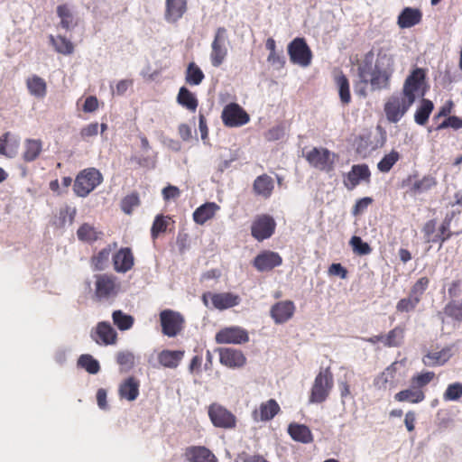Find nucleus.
Wrapping results in <instances>:
<instances>
[{
  "instance_id": "f257e3e1",
  "label": "nucleus",
  "mask_w": 462,
  "mask_h": 462,
  "mask_svg": "<svg viewBox=\"0 0 462 462\" xmlns=\"http://www.w3.org/2000/svg\"><path fill=\"white\" fill-rule=\"evenodd\" d=\"M414 101L402 92L390 96L384 103L383 111L390 123H398L408 112Z\"/></svg>"
},
{
  "instance_id": "f03ea898",
  "label": "nucleus",
  "mask_w": 462,
  "mask_h": 462,
  "mask_svg": "<svg viewBox=\"0 0 462 462\" xmlns=\"http://www.w3.org/2000/svg\"><path fill=\"white\" fill-rule=\"evenodd\" d=\"M333 386L334 378L330 369L325 368L320 370L315 377L314 383L312 384L309 399L310 402L321 403L325 402L328 399Z\"/></svg>"
},
{
  "instance_id": "7ed1b4c3",
  "label": "nucleus",
  "mask_w": 462,
  "mask_h": 462,
  "mask_svg": "<svg viewBox=\"0 0 462 462\" xmlns=\"http://www.w3.org/2000/svg\"><path fill=\"white\" fill-rule=\"evenodd\" d=\"M102 181L103 176L98 170L88 168L77 175L73 189L79 197H87Z\"/></svg>"
},
{
  "instance_id": "20e7f679",
  "label": "nucleus",
  "mask_w": 462,
  "mask_h": 462,
  "mask_svg": "<svg viewBox=\"0 0 462 462\" xmlns=\"http://www.w3.org/2000/svg\"><path fill=\"white\" fill-rule=\"evenodd\" d=\"M426 92V70L421 68H416L406 78L402 93L415 102L417 97H423Z\"/></svg>"
},
{
  "instance_id": "39448f33",
  "label": "nucleus",
  "mask_w": 462,
  "mask_h": 462,
  "mask_svg": "<svg viewBox=\"0 0 462 462\" xmlns=\"http://www.w3.org/2000/svg\"><path fill=\"white\" fill-rule=\"evenodd\" d=\"M309 164L325 172H331L335 169V162L337 155L324 147H313L310 151L304 154Z\"/></svg>"
},
{
  "instance_id": "423d86ee",
  "label": "nucleus",
  "mask_w": 462,
  "mask_h": 462,
  "mask_svg": "<svg viewBox=\"0 0 462 462\" xmlns=\"http://www.w3.org/2000/svg\"><path fill=\"white\" fill-rule=\"evenodd\" d=\"M95 295L99 300L115 298L120 290V284L112 274H97L95 276Z\"/></svg>"
},
{
  "instance_id": "0eeeda50",
  "label": "nucleus",
  "mask_w": 462,
  "mask_h": 462,
  "mask_svg": "<svg viewBox=\"0 0 462 462\" xmlns=\"http://www.w3.org/2000/svg\"><path fill=\"white\" fill-rule=\"evenodd\" d=\"M160 323L163 335L174 337L183 330L185 319L178 311L164 310L160 313Z\"/></svg>"
},
{
  "instance_id": "6e6552de",
  "label": "nucleus",
  "mask_w": 462,
  "mask_h": 462,
  "mask_svg": "<svg viewBox=\"0 0 462 462\" xmlns=\"http://www.w3.org/2000/svg\"><path fill=\"white\" fill-rule=\"evenodd\" d=\"M227 42V30L225 27H218L211 43L210 61L213 67H219L226 59L228 53Z\"/></svg>"
},
{
  "instance_id": "1a4fd4ad",
  "label": "nucleus",
  "mask_w": 462,
  "mask_h": 462,
  "mask_svg": "<svg viewBox=\"0 0 462 462\" xmlns=\"http://www.w3.org/2000/svg\"><path fill=\"white\" fill-rule=\"evenodd\" d=\"M288 54L293 64L308 67L311 63L312 51L304 38L297 37L288 45Z\"/></svg>"
},
{
  "instance_id": "9d476101",
  "label": "nucleus",
  "mask_w": 462,
  "mask_h": 462,
  "mask_svg": "<svg viewBox=\"0 0 462 462\" xmlns=\"http://www.w3.org/2000/svg\"><path fill=\"white\" fill-rule=\"evenodd\" d=\"M208 413L212 424L217 428L231 430L236 426V416L220 404L209 405Z\"/></svg>"
},
{
  "instance_id": "9b49d317",
  "label": "nucleus",
  "mask_w": 462,
  "mask_h": 462,
  "mask_svg": "<svg viewBox=\"0 0 462 462\" xmlns=\"http://www.w3.org/2000/svg\"><path fill=\"white\" fill-rule=\"evenodd\" d=\"M403 185L409 189L407 192L412 196L420 195L428 192L438 185V180L435 176L431 174L424 175L419 178L418 173L409 175L404 180Z\"/></svg>"
},
{
  "instance_id": "f8f14e48",
  "label": "nucleus",
  "mask_w": 462,
  "mask_h": 462,
  "mask_svg": "<svg viewBox=\"0 0 462 462\" xmlns=\"http://www.w3.org/2000/svg\"><path fill=\"white\" fill-rule=\"evenodd\" d=\"M221 119L227 127H239L246 125L250 116L237 103H230L223 108Z\"/></svg>"
},
{
  "instance_id": "ddd939ff",
  "label": "nucleus",
  "mask_w": 462,
  "mask_h": 462,
  "mask_svg": "<svg viewBox=\"0 0 462 462\" xmlns=\"http://www.w3.org/2000/svg\"><path fill=\"white\" fill-rule=\"evenodd\" d=\"M217 344L243 345L249 341V334L246 329L237 327H226L220 329L215 337Z\"/></svg>"
},
{
  "instance_id": "4468645a",
  "label": "nucleus",
  "mask_w": 462,
  "mask_h": 462,
  "mask_svg": "<svg viewBox=\"0 0 462 462\" xmlns=\"http://www.w3.org/2000/svg\"><path fill=\"white\" fill-rule=\"evenodd\" d=\"M276 227L274 219L269 215L257 216L251 226V235L257 241L261 242L271 237Z\"/></svg>"
},
{
  "instance_id": "2eb2a0df",
  "label": "nucleus",
  "mask_w": 462,
  "mask_h": 462,
  "mask_svg": "<svg viewBox=\"0 0 462 462\" xmlns=\"http://www.w3.org/2000/svg\"><path fill=\"white\" fill-rule=\"evenodd\" d=\"M371 180V171L365 163L355 164L351 170L344 176L343 184L348 190L356 189L362 181L369 183Z\"/></svg>"
},
{
  "instance_id": "dca6fc26",
  "label": "nucleus",
  "mask_w": 462,
  "mask_h": 462,
  "mask_svg": "<svg viewBox=\"0 0 462 462\" xmlns=\"http://www.w3.org/2000/svg\"><path fill=\"white\" fill-rule=\"evenodd\" d=\"M209 296L211 299L212 305L215 309L223 310L240 303V297L237 294L232 292H220V293H205L202 296V300L205 305H208L207 297Z\"/></svg>"
},
{
  "instance_id": "f3484780",
  "label": "nucleus",
  "mask_w": 462,
  "mask_h": 462,
  "mask_svg": "<svg viewBox=\"0 0 462 462\" xmlns=\"http://www.w3.org/2000/svg\"><path fill=\"white\" fill-rule=\"evenodd\" d=\"M395 365V363L392 364L374 378V385L376 389L391 390L399 385L400 374Z\"/></svg>"
},
{
  "instance_id": "a211bd4d",
  "label": "nucleus",
  "mask_w": 462,
  "mask_h": 462,
  "mask_svg": "<svg viewBox=\"0 0 462 462\" xmlns=\"http://www.w3.org/2000/svg\"><path fill=\"white\" fill-rule=\"evenodd\" d=\"M282 256L273 251L264 250L254 259L253 265L259 272H268L282 265Z\"/></svg>"
},
{
  "instance_id": "6ab92c4d",
  "label": "nucleus",
  "mask_w": 462,
  "mask_h": 462,
  "mask_svg": "<svg viewBox=\"0 0 462 462\" xmlns=\"http://www.w3.org/2000/svg\"><path fill=\"white\" fill-rule=\"evenodd\" d=\"M188 11V0H165L164 20L177 23Z\"/></svg>"
},
{
  "instance_id": "aec40b11",
  "label": "nucleus",
  "mask_w": 462,
  "mask_h": 462,
  "mask_svg": "<svg viewBox=\"0 0 462 462\" xmlns=\"http://www.w3.org/2000/svg\"><path fill=\"white\" fill-rule=\"evenodd\" d=\"M280 411L279 403L274 399H269L253 411L252 417L255 421H268L273 419Z\"/></svg>"
},
{
  "instance_id": "412c9836",
  "label": "nucleus",
  "mask_w": 462,
  "mask_h": 462,
  "mask_svg": "<svg viewBox=\"0 0 462 462\" xmlns=\"http://www.w3.org/2000/svg\"><path fill=\"white\" fill-rule=\"evenodd\" d=\"M295 312V305L291 300H282L271 308V317L277 324L285 323L291 319Z\"/></svg>"
},
{
  "instance_id": "4be33fe9",
  "label": "nucleus",
  "mask_w": 462,
  "mask_h": 462,
  "mask_svg": "<svg viewBox=\"0 0 462 462\" xmlns=\"http://www.w3.org/2000/svg\"><path fill=\"white\" fill-rule=\"evenodd\" d=\"M112 260L115 271L122 273L130 271L134 263V257L129 247L120 248L113 255Z\"/></svg>"
},
{
  "instance_id": "5701e85b",
  "label": "nucleus",
  "mask_w": 462,
  "mask_h": 462,
  "mask_svg": "<svg viewBox=\"0 0 462 462\" xmlns=\"http://www.w3.org/2000/svg\"><path fill=\"white\" fill-rule=\"evenodd\" d=\"M184 457L189 462H217V458L212 451L203 446L187 448Z\"/></svg>"
},
{
  "instance_id": "b1692460",
  "label": "nucleus",
  "mask_w": 462,
  "mask_h": 462,
  "mask_svg": "<svg viewBox=\"0 0 462 462\" xmlns=\"http://www.w3.org/2000/svg\"><path fill=\"white\" fill-rule=\"evenodd\" d=\"M92 337L97 344L112 345L116 343V332L108 322H99L92 332Z\"/></svg>"
},
{
  "instance_id": "393cba45",
  "label": "nucleus",
  "mask_w": 462,
  "mask_h": 462,
  "mask_svg": "<svg viewBox=\"0 0 462 462\" xmlns=\"http://www.w3.org/2000/svg\"><path fill=\"white\" fill-rule=\"evenodd\" d=\"M390 45H383L376 49L374 69L393 72L394 59Z\"/></svg>"
},
{
  "instance_id": "a878e982",
  "label": "nucleus",
  "mask_w": 462,
  "mask_h": 462,
  "mask_svg": "<svg viewBox=\"0 0 462 462\" xmlns=\"http://www.w3.org/2000/svg\"><path fill=\"white\" fill-rule=\"evenodd\" d=\"M140 381L134 376H129L119 385L118 394L121 399L133 402L139 396Z\"/></svg>"
},
{
  "instance_id": "bb28decb",
  "label": "nucleus",
  "mask_w": 462,
  "mask_h": 462,
  "mask_svg": "<svg viewBox=\"0 0 462 462\" xmlns=\"http://www.w3.org/2000/svg\"><path fill=\"white\" fill-rule=\"evenodd\" d=\"M220 362L229 367L241 366L245 362L244 354L236 348H217Z\"/></svg>"
},
{
  "instance_id": "cd10ccee",
  "label": "nucleus",
  "mask_w": 462,
  "mask_h": 462,
  "mask_svg": "<svg viewBox=\"0 0 462 462\" xmlns=\"http://www.w3.org/2000/svg\"><path fill=\"white\" fill-rule=\"evenodd\" d=\"M274 182L272 177L267 174L258 176L253 184V190L256 196L269 199L273 191Z\"/></svg>"
},
{
  "instance_id": "c85d7f7f",
  "label": "nucleus",
  "mask_w": 462,
  "mask_h": 462,
  "mask_svg": "<svg viewBox=\"0 0 462 462\" xmlns=\"http://www.w3.org/2000/svg\"><path fill=\"white\" fill-rule=\"evenodd\" d=\"M219 208V206L215 202H206L193 212V220L199 225H204L215 217Z\"/></svg>"
},
{
  "instance_id": "c756f323",
  "label": "nucleus",
  "mask_w": 462,
  "mask_h": 462,
  "mask_svg": "<svg viewBox=\"0 0 462 462\" xmlns=\"http://www.w3.org/2000/svg\"><path fill=\"white\" fill-rule=\"evenodd\" d=\"M334 81L338 88L341 103L348 105L351 102L349 80L341 69H336L334 71Z\"/></svg>"
},
{
  "instance_id": "7c9ffc66",
  "label": "nucleus",
  "mask_w": 462,
  "mask_h": 462,
  "mask_svg": "<svg viewBox=\"0 0 462 462\" xmlns=\"http://www.w3.org/2000/svg\"><path fill=\"white\" fill-rule=\"evenodd\" d=\"M422 14L419 9L405 7L398 16V25L404 28H411L420 23Z\"/></svg>"
},
{
  "instance_id": "2f4dec72",
  "label": "nucleus",
  "mask_w": 462,
  "mask_h": 462,
  "mask_svg": "<svg viewBox=\"0 0 462 462\" xmlns=\"http://www.w3.org/2000/svg\"><path fill=\"white\" fill-rule=\"evenodd\" d=\"M291 438L298 442L309 444L313 441V435L310 428L303 424L291 423L288 427Z\"/></svg>"
},
{
  "instance_id": "473e14b6",
  "label": "nucleus",
  "mask_w": 462,
  "mask_h": 462,
  "mask_svg": "<svg viewBox=\"0 0 462 462\" xmlns=\"http://www.w3.org/2000/svg\"><path fill=\"white\" fill-rule=\"evenodd\" d=\"M176 100L180 106L192 113L196 112L199 106L196 95L186 87L180 88Z\"/></svg>"
},
{
  "instance_id": "72a5a7b5",
  "label": "nucleus",
  "mask_w": 462,
  "mask_h": 462,
  "mask_svg": "<svg viewBox=\"0 0 462 462\" xmlns=\"http://www.w3.org/2000/svg\"><path fill=\"white\" fill-rule=\"evenodd\" d=\"M374 58V51L373 50L366 52L362 60V61L358 64L357 67V75L362 84L367 85L368 79L373 73V62Z\"/></svg>"
},
{
  "instance_id": "f704fd0d",
  "label": "nucleus",
  "mask_w": 462,
  "mask_h": 462,
  "mask_svg": "<svg viewBox=\"0 0 462 462\" xmlns=\"http://www.w3.org/2000/svg\"><path fill=\"white\" fill-rule=\"evenodd\" d=\"M449 348H435L424 355L422 362L427 366H439L444 365L450 357Z\"/></svg>"
},
{
  "instance_id": "c9c22d12",
  "label": "nucleus",
  "mask_w": 462,
  "mask_h": 462,
  "mask_svg": "<svg viewBox=\"0 0 462 462\" xmlns=\"http://www.w3.org/2000/svg\"><path fill=\"white\" fill-rule=\"evenodd\" d=\"M393 73L390 71L374 69L372 75L368 79L373 90L386 89L390 87V79Z\"/></svg>"
},
{
  "instance_id": "e433bc0d",
  "label": "nucleus",
  "mask_w": 462,
  "mask_h": 462,
  "mask_svg": "<svg viewBox=\"0 0 462 462\" xmlns=\"http://www.w3.org/2000/svg\"><path fill=\"white\" fill-rule=\"evenodd\" d=\"M184 351L164 349L158 355L159 363L169 368H175L183 358Z\"/></svg>"
},
{
  "instance_id": "4c0bfd02",
  "label": "nucleus",
  "mask_w": 462,
  "mask_h": 462,
  "mask_svg": "<svg viewBox=\"0 0 462 462\" xmlns=\"http://www.w3.org/2000/svg\"><path fill=\"white\" fill-rule=\"evenodd\" d=\"M425 399L423 390H417L411 385L410 388L402 390L394 395V400L399 402H408L411 403H419Z\"/></svg>"
},
{
  "instance_id": "58836bf2",
  "label": "nucleus",
  "mask_w": 462,
  "mask_h": 462,
  "mask_svg": "<svg viewBox=\"0 0 462 462\" xmlns=\"http://www.w3.org/2000/svg\"><path fill=\"white\" fill-rule=\"evenodd\" d=\"M26 87L29 93L38 98H42L47 93V84L45 80L37 76L32 75L26 79Z\"/></svg>"
},
{
  "instance_id": "ea45409f",
  "label": "nucleus",
  "mask_w": 462,
  "mask_h": 462,
  "mask_svg": "<svg viewBox=\"0 0 462 462\" xmlns=\"http://www.w3.org/2000/svg\"><path fill=\"white\" fill-rule=\"evenodd\" d=\"M49 41L51 44L53 46L55 51L60 54L68 56L74 52V44L65 36H53L52 34H51L49 36Z\"/></svg>"
},
{
  "instance_id": "a19ab883",
  "label": "nucleus",
  "mask_w": 462,
  "mask_h": 462,
  "mask_svg": "<svg viewBox=\"0 0 462 462\" xmlns=\"http://www.w3.org/2000/svg\"><path fill=\"white\" fill-rule=\"evenodd\" d=\"M42 150V143L41 140L26 139L24 142V151L23 159L26 162L35 161L41 154Z\"/></svg>"
},
{
  "instance_id": "79ce46f5",
  "label": "nucleus",
  "mask_w": 462,
  "mask_h": 462,
  "mask_svg": "<svg viewBox=\"0 0 462 462\" xmlns=\"http://www.w3.org/2000/svg\"><path fill=\"white\" fill-rule=\"evenodd\" d=\"M57 15L60 19V26L63 29L70 30L77 24L75 22L73 11L67 4L60 5L57 6Z\"/></svg>"
},
{
  "instance_id": "37998d69",
  "label": "nucleus",
  "mask_w": 462,
  "mask_h": 462,
  "mask_svg": "<svg viewBox=\"0 0 462 462\" xmlns=\"http://www.w3.org/2000/svg\"><path fill=\"white\" fill-rule=\"evenodd\" d=\"M433 109L434 105L432 101L430 99L422 98L420 105L414 114L415 122L420 125H425Z\"/></svg>"
},
{
  "instance_id": "c03bdc74",
  "label": "nucleus",
  "mask_w": 462,
  "mask_h": 462,
  "mask_svg": "<svg viewBox=\"0 0 462 462\" xmlns=\"http://www.w3.org/2000/svg\"><path fill=\"white\" fill-rule=\"evenodd\" d=\"M204 79L201 69L195 62H189L185 71V82L189 86H199Z\"/></svg>"
},
{
  "instance_id": "a18cd8bd",
  "label": "nucleus",
  "mask_w": 462,
  "mask_h": 462,
  "mask_svg": "<svg viewBox=\"0 0 462 462\" xmlns=\"http://www.w3.org/2000/svg\"><path fill=\"white\" fill-rule=\"evenodd\" d=\"M9 136L10 133L6 132L0 137V155L13 158L18 152L19 143L17 141H14L8 144Z\"/></svg>"
},
{
  "instance_id": "49530a36",
  "label": "nucleus",
  "mask_w": 462,
  "mask_h": 462,
  "mask_svg": "<svg viewBox=\"0 0 462 462\" xmlns=\"http://www.w3.org/2000/svg\"><path fill=\"white\" fill-rule=\"evenodd\" d=\"M101 234V232H97L93 226L88 223L81 225L77 231L78 238L80 241L88 243L97 241Z\"/></svg>"
},
{
  "instance_id": "de8ad7c7",
  "label": "nucleus",
  "mask_w": 462,
  "mask_h": 462,
  "mask_svg": "<svg viewBox=\"0 0 462 462\" xmlns=\"http://www.w3.org/2000/svg\"><path fill=\"white\" fill-rule=\"evenodd\" d=\"M436 377L434 372L426 371L415 374L411 376L410 383L412 387L419 390H423L429 383H430Z\"/></svg>"
},
{
  "instance_id": "09e8293b",
  "label": "nucleus",
  "mask_w": 462,
  "mask_h": 462,
  "mask_svg": "<svg viewBox=\"0 0 462 462\" xmlns=\"http://www.w3.org/2000/svg\"><path fill=\"white\" fill-rule=\"evenodd\" d=\"M114 324L120 330H127L134 325V319L128 314L124 313L122 310H115L112 314Z\"/></svg>"
},
{
  "instance_id": "8fccbe9b",
  "label": "nucleus",
  "mask_w": 462,
  "mask_h": 462,
  "mask_svg": "<svg viewBox=\"0 0 462 462\" xmlns=\"http://www.w3.org/2000/svg\"><path fill=\"white\" fill-rule=\"evenodd\" d=\"M451 219L445 218L439 227V234L436 235L432 238H428L429 243H439V247L442 246L443 243L448 240L452 236L450 231Z\"/></svg>"
},
{
  "instance_id": "3c124183",
  "label": "nucleus",
  "mask_w": 462,
  "mask_h": 462,
  "mask_svg": "<svg viewBox=\"0 0 462 462\" xmlns=\"http://www.w3.org/2000/svg\"><path fill=\"white\" fill-rule=\"evenodd\" d=\"M78 365L92 374H97L100 370L99 363L90 355H81Z\"/></svg>"
},
{
  "instance_id": "603ef678",
  "label": "nucleus",
  "mask_w": 462,
  "mask_h": 462,
  "mask_svg": "<svg viewBox=\"0 0 462 462\" xmlns=\"http://www.w3.org/2000/svg\"><path fill=\"white\" fill-rule=\"evenodd\" d=\"M444 313L452 318L453 319L457 321H462V300H450L445 307H444Z\"/></svg>"
},
{
  "instance_id": "864d4df0",
  "label": "nucleus",
  "mask_w": 462,
  "mask_h": 462,
  "mask_svg": "<svg viewBox=\"0 0 462 462\" xmlns=\"http://www.w3.org/2000/svg\"><path fill=\"white\" fill-rule=\"evenodd\" d=\"M110 252L111 249L109 247L103 248L97 254L92 257L91 263L95 270L102 271L106 268L110 257Z\"/></svg>"
},
{
  "instance_id": "5fc2aeb1",
  "label": "nucleus",
  "mask_w": 462,
  "mask_h": 462,
  "mask_svg": "<svg viewBox=\"0 0 462 462\" xmlns=\"http://www.w3.org/2000/svg\"><path fill=\"white\" fill-rule=\"evenodd\" d=\"M399 159V152L393 150L390 153L383 157V159L378 162L377 168L381 172H388Z\"/></svg>"
},
{
  "instance_id": "6e6d98bb",
  "label": "nucleus",
  "mask_w": 462,
  "mask_h": 462,
  "mask_svg": "<svg viewBox=\"0 0 462 462\" xmlns=\"http://www.w3.org/2000/svg\"><path fill=\"white\" fill-rule=\"evenodd\" d=\"M140 205V199L137 192L126 195L121 200V209L127 215L132 214L134 208Z\"/></svg>"
},
{
  "instance_id": "4d7b16f0",
  "label": "nucleus",
  "mask_w": 462,
  "mask_h": 462,
  "mask_svg": "<svg viewBox=\"0 0 462 462\" xmlns=\"http://www.w3.org/2000/svg\"><path fill=\"white\" fill-rule=\"evenodd\" d=\"M430 284V279L428 277H420L411 287L410 294L420 302L422 295L428 289Z\"/></svg>"
},
{
  "instance_id": "13d9d810",
  "label": "nucleus",
  "mask_w": 462,
  "mask_h": 462,
  "mask_svg": "<svg viewBox=\"0 0 462 462\" xmlns=\"http://www.w3.org/2000/svg\"><path fill=\"white\" fill-rule=\"evenodd\" d=\"M134 356L129 351L118 352L116 356L117 364L120 365L121 371L127 372L134 365Z\"/></svg>"
},
{
  "instance_id": "bf43d9fd",
  "label": "nucleus",
  "mask_w": 462,
  "mask_h": 462,
  "mask_svg": "<svg viewBox=\"0 0 462 462\" xmlns=\"http://www.w3.org/2000/svg\"><path fill=\"white\" fill-rule=\"evenodd\" d=\"M349 244L354 253L358 255H366L372 252L371 246L366 242H364L360 236H352Z\"/></svg>"
},
{
  "instance_id": "052dcab7",
  "label": "nucleus",
  "mask_w": 462,
  "mask_h": 462,
  "mask_svg": "<svg viewBox=\"0 0 462 462\" xmlns=\"http://www.w3.org/2000/svg\"><path fill=\"white\" fill-rule=\"evenodd\" d=\"M168 222L166 217L162 215L156 216L152 228H151V236L153 240H155L160 234L164 233L167 230Z\"/></svg>"
},
{
  "instance_id": "680f3d73",
  "label": "nucleus",
  "mask_w": 462,
  "mask_h": 462,
  "mask_svg": "<svg viewBox=\"0 0 462 462\" xmlns=\"http://www.w3.org/2000/svg\"><path fill=\"white\" fill-rule=\"evenodd\" d=\"M462 396V383H454L449 384L444 394L443 398L445 401H457Z\"/></svg>"
},
{
  "instance_id": "e2e57ef3",
  "label": "nucleus",
  "mask_w": 462,
  "mask_h": 462,
  "mask_svg": "<svg viewBox=\"0 0 462 462\" xmlns=\"http://www.w3.org/2000/svg\"><path fill=\"white\" fill-rule=\"evenodd\" d=\"M419 303L417 299L409 295L407 298L401 299L397 302L396 310L398 312H410L414 310Z\"/></svg>"
},
{
  "instance_id": "0e129e2a",
  "label": "nucleus",
  "mask_w": 462,
  "mask_h": 462,
  "mask_svg": "<svg viewBox=\"0 0 462 462\" xmlns=\"http://www.w3.org/2000/svg\"><path fill=\"white\" fill-rule=\"evenodd\" d=\"M403 337V329L400 327H396L386 335L383 343L388 346H395Z\"/></svg>"
},
{
  "instance_id": "69168bd1",
  "label": "nucleus",
  "mask_w": 462,
  "mask_h": 462,
  "mask_svg": "<svg viewBox=\"0 0 462 462\" xmlns=\"http://www.w3.org/2000/svg\"><path fill=\"white\" fill-rule=\"evenodd\" d=\"M448 127L453 128L455 130L462 128V118L457 116H450L437 126V130H441Z\"/></svg>"
},
{
  "instance_id": "338daca9",
  "label": "nucleus",
  "mask_w": 462,
  "mask_h": 462,
  "mask_svg": "<svg viewBox=\"0 0 462 462\" xmlns=\"http://www.w3.org/2000/svg\"><path fill=\"white\" fill-rule=\"evenodd\" d=\"M76 208L69 206H66L63 208H60L59 213L60 224L62 226H64L67 222L72 224L76 216Z\"/></svg>"
},
{
  "instance_id": "774afa93",
  "label": "nucleus",
  "mask_w": 462,
  "mask_h": 462,
  "mask_svg": "<svg viewBox=\"0 0 462 462\" xmlns=\"http://www.w3.org/2000/svg\"><path fill=\"white\" fill-rule=\"evenodd\" d=\"M373 199L370 197H365L360 199H358L352 209V214L354 216H357L364 212L369 205L373 203Z\"/></svg>"
}]
</instances>
